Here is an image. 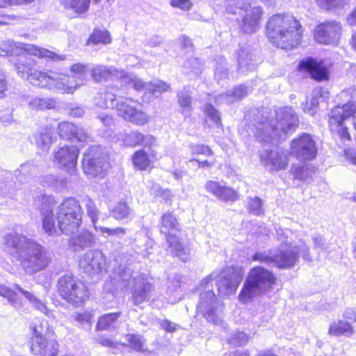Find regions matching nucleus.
I'll use <instances>...</instances> for the list:
<instances>
[{
  "mask_svg": "<svg viewBox=\"0 0 356 356\" xmlns=\"http://www.w3.org/2000/svg\"><path fill=\"white\" fill-rule=\"evenodd\" d=\"M82 204L86 208L87 216L91 220L92 225L95 231L99 230V226L97 225V221L100 213L99 210L96 206V204L92 199L85 197L82 199Z\"/></svg>",
  "mask_w": 356,
  "mask_h": 356,
  "instance_id": "obj_39",
  "label": "nucleus"
},
{
  "mask_svg": "<svg viewBox=\"0 0 356 356\" xmlns=\"http://www.w3.org/2000/svg\"><path fill=\"white\" fill-rule=\"evenodd\" d=\"M34 77L42 78L40 82L34 81L40 88H55L62 93H72L82 82L78 81L74 76L50 71L48 73L37 72Z\"/></svg>",
  "mask_w": 356,
  "mask_h": 356,
  "instance_id": "obj_8",
  "label": "nucleus"
},
{
  "mask_svg": "<svg viewBox=\"0 0 356 356\" xmlns=\"http://www.w3.org/2000/svg\"><path fill=\"white\" fill-rule=\"evenodd\" d=\"M218 199L224 202H234L238 199V194L232 188L223 185Z\"/></svg>",
  "mask_w": 356,
  "mask_h": 356,
  "instance_id": "obj_60",
  "label": "nucleus"
},
{
  "mask_svg": "<svg viewBox=\"0 0 356 356\" xmlns=\"http://www.w3.org/2000/svg\"><path fill=\"white\" fill-rule=\"evenodd\" d=\"M215 79L218 81H222L228 78V70L225 64L218 63L215 70Z\"/></svg>",
  "mask_w": 356,
  "mask_h": 356,
  "instance_id": "obj_64",
  "label": "nucleus"
},
{
  "mask_svg": "<svg viewBox=\"0 0 356 356\" xmlns=\"http://www.w3.org/2000/svg\"><path fill=\"white\" fill-rule=\"evenodd\" d=\"M59 345L56 341L47 338H32L31 351L35 356H57Z\"/></svg>",
  "mask_w": 356,
  "mask_h": 356,
  "instance_id": "obj_23",
  "label": "nucleus"
},
{
  "mask_svg": "<svg viewBox=\"0 0 356 356\" xmlns=\"http://www.w3.org/2000/svg\"><path fill=\"white\" fill-rule=\"evenodd\" d=\"M60 138L65 140L76 138L79 142H88L90 140V134L87 129L73 123L63 122L59 124L57 129Z\"/></svg>",
  "mask_w": 356,
  "mask_h": 356,
  "instance_id": "obj_21",
  "label": "nucleus"
},
{
  "mask_svg": "<svg viewBox=\"0 0 356 356\" xmlns=\"http://www.w3.org/2000/svg\"><path fill=\"white\" fill-rule=\"evenodd\" d=\"M42 182L44 186L51 187L55 191H59L66 186L65 179H58L54 175L44 176Z\"/></svg>",
  "mask_w": 356,
  "mask_h": 356,
  "instance_id": "obj_52",
  "label": "nucleus"
},
{
  "mask_svg": "<svg viewBox=\"0 0 356 356\" xmlns=\"http://www.w3.org/2000/svg\"><path fill=\"white\" fill-rule=\"evenodd\" d=\"M32 241L16 230L10 231L2 236L3 251L13 261L18 262Z\"/></svg>",
  "mask_w": 356,
  "mask_h": 356,
  "instance_id": "obj_13",
  "label": "nucleus"
},
{
  "mask_svg": "<svg viewBox=\"0 0 356 356\" xmlns=\"http://www.w3.org/2000/svg\"><path fill=\"white\" fill-rule=\"evenodd\" d=\"M136 102L129 97H119L116 103H111L110 106H115L118 113L125 120L136 125H144L148 122V115L136 107Z\"/></svg>",
  "mask_w": 356,
  "mask_h": 356,
  "instance_id": "obj_14",
  "label": "nucleus"
},
{
  "mask_svg": "<svg viewBox=\"0 0 356 356\" xmlns=\"http://www.w3.org/2000/svg\"><path fill=\"white\" fill-rule=\"evenodd\" d=\"M134 282L131 297L134 304L138 305L151 298V293L154 290V287L143 276L136 277Z\"/></svg>",
  "mask_w": 356,
  "mask_h": 356,
  "instance_id": "obj_22",
  "label": "nucleus"
},
{
  "mask_svg": "<svg viewBox=\"0 0 356 356\" xmlns=\"http://www.w3.org/2000/svg\"><path fill=\"white\" fill-rule=\"evenodd\" d=\"M238 70L240 73H245L255 69V60L251 49L247 47H241L236 51Z\"/></svg>",
  "mask_w": 356,
  "mask_h": 356,
  "instance_id": "obj_25",
  "label": "nucleus"
},
{
  "mask_svg": "<svg viewBox=\"0 0 356 356\" xmlns=\"http://www.w3.org/2000/svg\"><path fill=\"white\" fill-rule=\"evenodd\" d=\"M290 233L289 230L284 231L282 229H277L276 237L277 239L281 242L278 249H292L294 248L297 255L299 257V254H301L302 258L305 260L310 261L309 251L308 247L305 244H302L300 246L292 245L291 240H289L287 235Z\"/></svg>",
  "mask_w": 356,
  "mask_h": 356,
  "instance_id": "obj_26",
  "label": "nucleus"
},
{
  "mask_svg": "<svg viewBox=\"0 0 356 356\" xmlns=\"http://www.w3.org/2000/svg\"><path fill=\"white\" fill-rule=\"evenodd\" d=\"M275 113V120L272 111L263 107L254 115L255 137L262 145H276L299 126L298 117L291 107L280 108Z\"/></svg>",
  "mask_w": 356,
  "mask_h": 356,
  "instance_id": "obj_1",
  "label": "nucleus"
},
{
  "mask_svg": "<svg viewBox=\"0 0 356 356\" xmlns=\"http://www.w3.org/2000/svg\"><path fill=\"white\" fill-rule=\"evenodd\" d=\"M56 219L58 227H59L60 233L68 236L76 234L82 222V216L74 218L63 217Z\"/></svg>",
  "mask_w": 356,
  "mask_h": 356,
  "instance_id": "obj_31",
  "label": "nucleus"
},
{
  "mask_svg": "<svg viewBox=\"0 0 356 356\" xmlns=\"http://www.w3.org/2000/svg\"><path fill=\"white\" fill-rule=\"evenodd\" d=\"M261 164L269 171L286 168L289 164L287 155L278 149H265L260 152Z\"/></svg>",
  "mask_w": 356,
  "mask_h": 356,
  "instance_id": "obj_18",
  "label": "nucleus"
},
{
  "mask_svg": "<svg viewBox=\"0 0 356 356\" xmlns=\"http://www.w3.org/2000/svg\"><path fill=\"white\" fill-rule=\"evenodd\" d=\"M79 149L75 146H60L54 149L52 161L58 168L63 169L70 175L76 172Z\"/></svg>",
  "mask_w": 356,
  "mask_h": 356,
  "instance_id": "obj_15",
  "label": "nucleus"
},
{
  "mask_svg": "<svg viewBox=\"0 0 356 356\" xmlns=\"http://www.w3.org/2000/svg\"><path fill=\"white\" fill-rule=\"evenodd\" d=\"M92 78L97 82L106 81L111 76H118V70L102 65H97L90 70Z\"/></svg>",
  "mask_w": 356,
  "mask_h": 356,
  "instance_id": "obj_33",
  "label": "nucleus"
},
{
  "mask_svg": "<svg viewBox=\"0 0 356 356\" xmlns=\"http://www.w3.org/2000/svg\"><path fill=\"white\" fill-rule=\"evenodd\" d=\"M15 288L24 296V297L30 302V303L34 307L35 309L45 315L49 314V309H47L44 302L38 298L34 294L23 289L20 286L17 284L15 285Z\"/></svg>",
  "mask_w": 356,
  "mask_h": 356,
  "instance_id": "obj_41",
  "label": "nucleus"
},
{
  "mask_svg": "<svg viewBox=\"0 0 356 356\" xmlns=\"http://www.w3.org/2000/svg\"><path fill=\"white\" fill-rule=\"evenodd\" d=\"M83 211L80 203L75 198L65 200L58 207L56 218L63 217L74 218L82 216Z\"/></svg>",
  "mask_w": 356,
  "mask_h": 356,
  "instance_id": "obj_28",
  "label": "nucleus"
},
{
  "mask_svg": "<svg viewBox=\"0 0 356 356\" xmlns=\"http://www.w3.org/2000/svg\"><path fill=\"white\" fill-rule=\"evenodd\" d=\"M55 205L52 201L42 203L40 212L42 216V228L49 236H57L60 234L59 227L55 225L53 209Z\"/></svg>",
  "mask_w": 356,
  "mask_h": 356,
  "instance_id": "obj_24",
  "label": "nucleus"
},
{
  "mask_svg": "<svg viewBox=\"0 0 356 356\" xmlns=\"http://www.w3.org/2000/svg\"><path fill=\"white\" fill-rule=\"evenodd\" d=\"M95 243V235L88 230H83L80 234L72 236L69 244L73 247L75 251L83 250L91 247Z\"/></svg>",
  "mask_w": 356,
  "mask_h": 356,
  "instance_id": "obj_30",
  "label": "nucleus"
},
{
  "mask_svg": "<svg viewBox=\"0 0 356 356\" xmlns=\"http://www.w3.org/2000/svg\"><path fill=\"white\" fill-rule=\"evenodd\" d=\"M106 258L103 253L97 250L85 253L79 260V267L86 273H98L106 267Z\"/></svg>",
  "mask_w": 356,
  "mask_h": 356,
  "instance_id": "obj_19",
  "label": "nucleus"
},
{
  "mask_svg": "<svg viewBox=\"0 0 356 356\" xmlns=\"http://www.w3.org/2000/svg\"><path fill=\"white\" fill-rule=\"evenodd\" d=\"M252 260L271 265L280 268L293 267L298 261L296 249L270 250L268 252H258L252 256Z\"/></svg>",
  "mask_w": 356,
  "mask_h": 356,
  "instance_id": "obj_11",
  "label": "nucleus"
},
{
  "mask_svg": "<svg viewBox=\"0 0 356 356\" xmlns=\"http://www.w3.org/2000/svg\"><path fill=\"white\" fill-rule=\"evenodd\" d=\"M127 228L115 227L108 228L106 227L99 226V230L104 237H111L118 239H122L127 234Z\"/></svg>",
  "mask_w": 356,
  "mask_h": 356,
  "instance_id": "obj_51",
  "label": "nucleus"
},
{
  "mask_svg": "<svg viewBox=\"0 0 356 356\" xmlns=\"http://www.w3.org/2000/svg\"><path fill=\"white\" fill-rule=\"evenodd\" d=\"M248 210L255 216H259L264 213L262 201L258 197H250L248 201Z\"/></svg>",
  "mask_w": 356,
  "mask_h": 356,
  "instance_id": "obj_59",
  "label": "nucleus"
},
{
  "mask_svg": "<svg viewBox=\"0 0 356 356\" xmlns=\"http://www.w3.org/2000/svg\"><path fill=\"white\" fill-rule=\"evenodd\" d=\"M291 155L300 161H309L316 158L318 153L317 143L314 136L303 133L293 139L290 144Z\"/></svg>",
  "mask_w": 356,
  "mask_h": 356,
  "instance_id": "obj_12",
  "label": "nucleus"
},
{
  "mask_svg": "<svg viewBox=\"0 0 356 356\" xmlns=\"http://www.w3.org/2000/svg\"><path fill=\"white\" fill-rule=\"evenodd\" d=\"M111 42V37L107 31L95 30L88 40V44H107Z\"/></svg>",
  "mask_w": 356,
  "mask_h": 356,
  "instance_id": "obj_55",
  "label": "nucleus"
},
{
  "mask_svg": "<svg viewBox=\"0 0 356 356\" xmlns=\"http://www.w3.org/2000/svg\"><path fill=\"white\" fill-rule=\"evenodd\" d=\"M113 279L122 283V287H127L132 277V270L125 264H120L113 269Z\"/></svg>",
  "mask_w": 356,
  "mask_h": 356,
  "instance_id": "obj_40",
  "label": "nucleus"
},
{
  "mask_svg": "<svg viewBox=\"0 0 356 356\" xmlns=\"http://www.w3.org/2000/svg\"><path fill=\"white\" fill-rule=\"evenodd\" d=\"M211 275L213 280H216L219 294L222 296L234 293L242 280L240 273L230 268L221 271L217 276L213 273Z\"/></svg>",
  "mask_w": 356,
  "mask_h": 356,
  "instance_id": "obj_16",
  "label": "nucleus"
},
{
  "mask_svg": "<svg viewBox=\"0 0 356 356\" xmlns=\"http://www.w3.org/2000/svg\"><path fill=\"white\" fill-rule=\"evenodd\" d=\"M179 230V224L173 213L170 211L163 213L161 218L160 231L165 235L168 251L186 262L189 259L190 250L175 236V232Z\"/></svg>",
  "mask_w": 356,
  "mask_h": 356,
  "instance_id": "obj_5",
  "label": "nucleus"
},
{
  "mask_svg": "<svg viewBox=\"0 0 356 356\" xmlns=\"http://www.w3.org/2000/svg\"><path fill=\"white\" fill-rule=\"evenodd\" d=\"M31 327L33 332L32 338H46L49 332V325L45 319H37Z\"/></svg>",
  "mask_w": 356,
  "mask_h": 356,
  "instance_id": "obj_46",
  "label": "nucleus"
},
{
  "mask_svg": "<svg viewBox=\"0 0 356 356\" xmlns=\"http://www.w3.org/2000/svg\"><path fill=\"white\" fill-rule=\"evenodd\" d=\"M275 280L276 277L271 271L261 266L253 268L239 293V300L243 303L252 301L267 292Z\"/></svg>",
  "mask_w": 356,
  "mask_h": 356,
  "instance_id": "obj_3",
  "label": "nucleus"
},
{
  "mask_svg": "<svg viewBox=\"0 0 356 356\" xmlns=\"http://www.w3.org/2000/svg\"><path fill=\"white\" fill-rule=\"evenodd\" d=\"M0 295L6 298L9 302L16 309H21L24 307L22 298L14 291L6 286H0Z\"/></svg>",
  "mask_w": 356,
  "mask_h": 356,
  "instance_id": "obj_44",
  "label": "nucleus"
},
{
  "mask_svg": "<svg viewBox=\"0 0 356 356\" xmlns=\"http://www.w3.org/2000/svg\"><path fill=\"white\" fill-rule=\"evenodd\" d=\"M38 172V167L33 161H26L22 163L19 168L15 171L16 179L22 184H26L34 177Z\"/></svg>",
  "mask_w": 356,
  "mask_h": 356,
  "instance_id": "obj_32",
  "label": "nucleus"
},
{
  "mask_svg": "<svg viewBox=\"0 0 356 356\" xmlns=\"http://www.w3.org/2000/svg\"><path fill=\"white\" fill-rule=\"evenodd\" d=\"M170 88L169 84L160 80L147 83V90L154 95L168 91Z\"/></svg>",
  "mask_w": 356,
  "mask_h": 356,
  "instance_id": "obj_57",
  "label": "nucleus"
},
{
  "mask_svg": "<svg viewBox=\"0 0 356 356\" xmlns=\"http://www.w3.org/2000/svg\"><path fill=\"white\" fill-rule=\"evenodd\" d=\"M250 6V0H226V10L228 13L236 14L242 10L246 13L240 24L242 31L245 33H251L257 30L263 13L261 7H254L248 10Z\"/></svg>",
  "mask_w": 356,
  "mask_h": 356,
  "instance_id": "obj_7",
  "label": "nucleus"
},
{
  "mask_svg": "<svg viewBox=\"0 0 356 356\" xmlns=\"http://www.w3.org/2000/svg\"><path fill=\"white\" fill-rule=\"evenodd\" d=\"M266 33L272 43L288 49L299 44L302 31L299 22L293 15L277 14L268 19Z\"/></svg>",
  "mask_w": 356,
  "mask_h": 356,
  "instance_id": "obj_2",
  "label": "nucleus"
},
{
  "mask_svg": "<svg viewBox=\"0 0 356 356\" xmlns=\"http://www.w3.org/2000/svg\"><path fill=\"white\" fill-rule=\"evenodd\" d=\"M67 8H72L77 13L81 14L88 9L90 0H60Z\"/></svg>",
  "mask_w": 356,
  "mask_h": 356,
  "instance_id": "obj_45",
  "label": "nucleus"
},
{
  "mask_svg": "<svg viewBox=\"0 0 356 356\" xmlns=\"http://www.w3.org/2000/svg\"><path fill=\"white\" fill-rule=\"evenodd\" d=\"M213 275H209L201 281L200 289H204L200 295L197 310L208 322L220 325L222 320L221 316L222 305L216 299L213 291Z\"/></svg>",
  "mask_w": 356,
  "mask_h": 356,
  "instance_id": "obj_4",
  "label": "nucleus"
},
{
  "mask_svg": "<svg viewBox=\"0 0 356 356\" xmlns=\"http://www.w3.org/2000/svg\"><path fill=\"white\" fill-rule=\"evenodd\" d=\"M184 69L185 73H193L197 76L202 73V63L197 58H191L185 62Z\"/></svg>",
  "mask_w": 356,
  "mask_h": 356,
  "instance_id": "obj_53",
  "label": "nucleus"
},
{
  "mask_svg": "<svg viewBox=\"0 0 356 356\" xmlns=\"http://www.w3.org/2000/svg\"><path fill=\"white\" fill-rule=\"evenodd\" d=\"M22 98L31 109H49L54 108L55 106V102L49 98H40L37 97H30L29 95H23Z\"/></svg>",
  "mask_w": 356,
  "mask_h": 356,
  "instance_id": "obj_34",
  "label": "nucleus"
},
{
  "mask_svg": "<svg viewBox=\"0 0 356 356\" xmlns=\"http://www.w3.org/2000/svg\"><path fill=\"white\" fill-rule=\"evenodd\" d=\"M299 67L302 70L308 71L312 79L316 81H320L328 78L327 68L312 58L302 60L300 63Z\"/></svg>",
  "mask_w": 356,
  "mask_h": 356,
  "instance_id": "obj_29",
  "label": "nucleus"
},
{
  "mask_svg": "<svg viewBox=\"0 0 356 356\" xmlns=\"http://www.w3.org/2000/svg\"><path fill=\"white\" fill-rule=\"evenodd\" d=\"M249 341V337L243 332L237 331L234 332L228 340V342L234 346L245 345Z\"/></svg>",
  "mask_w": 356,
  "mask_h": 356,
  "instance_id": "obj_61",
  "label": "nucleus"
},
{
  "mask_svg": "<svg viewBox=\"0 0 356 356\" xmlns=\"http://www.w3.org/2000/svg\"><path fill=\"white\" fill-rule=\"evenodd\" d=\"M249 92L250 89L248 87L241 84L234 88L232 90H228L225 93L218 95L216 97V103L218 104H231L248 96Z\"/></svg>",
  "mask_w": 356,
  "mask_h": 356,
  "instance_id": "obj_27",
  "label": "nucleus"
},
{
  "mask_svg": "<svg viewBox=\"0 0 356 356\" xmlns=\"http://www.w3.org/2000/svg\"><path fill=\"white\" fill-rule=\"evenodd\" d=\"M323 90L322 88H317L313 91V97L310 100H306L305 102L302 104V108L303 111L311 115H314L318 106L319 97H323Z\"/></svg>",
  "mask_w": 356,
  "mask_h": 356,
  "instance_id": "obj_42",
  "label": "nucleus"
},
{
  "mask_svg": "<svg viewBox=\"0 0 356 356\" xmlns=\"http://www.w3.org/2000/svg\"><path fill=\"white\" fill-rule=\"evenodd\" d=\"M223 185L220 182L209 180L205 184V189L207 192L218 197L220 195Z\"/></svg>",
  "mask_w": 356,
  "mask_h": 356,
  "instance_id": "obj_63",
  "label": "nucleus"
},
{
  "mask_svg": "<svg viewBox=\"0 0 356 356\" xmlns=\"http://www.w3.org/2000/svg\"><path fill=\"white\" fill-rule=\"evenodd\" d=\"M204 112L207 116L206 122L208 119L211 120L217 127H221V118L219 111L211 104H207L204 106Z\"/></svg>",
  "mask_w": 356,
  "mask_h": 356,
  "instance_id": "obj_54",
  "label": "nucleus"
},
{
  "mask_svg": "<svg viewBox=\"0 0 356 356\" xmlns=\"http://www.w3.org/2000/svg\"><path fill=\"white\" fill-rule=\"evenodd\" d=\"M329 332L336 336L346 335L349 337L353 333V327L349 323L339 321L330 325Z\"/></svg>",
  "mask_w": 356,
  "mask_h": 356,
  "instance_id": "obj_43",
  "label": "nucleus"
},
{
  "mask_svg": "<svg viewBox=\"0 0 356 356\" xmlns=\"http://www.w3.org/2000/svg\"><path fill=\"white\" fill-rule=\"evenodd\" d=\"M54 130L51 127L40 128L33 136L36 144L38 147L46 149L51 143Z\"/></svg>",
  "mask_w": 356,
  "mask_h": 356,
  "instance_id": "obj_37",
  "label": "nucleus"
},
{
  "mask_svg": "<svg viewBox=\"0 0 356 356\" xmlns=\"http://www.w3.org/2000/svg\"><path fill=\"white\" fill-rule=\"evenodd\" d=\"M341 35V25L335 20L324 22L316 27L315 38L321 44L337 43Z\"/></svg>",
  "mask_w": 356,
  "mask_h": 356,
  "instance_id": "obj_17",
  "label": "nucleus"
},
{
  "mask_svg": "<svg viewBox=\"0 0 356 356\" xmlns=\"http://www.w3.org/2000/svg\"><path fill=\"white\" fill-rule=\"evenodd\" d=\"M121 79L123 83H132L134 88L136 90L145 89L147 90V83H145L141 79H139L133 74H121Z\"/></svg>",
  "mask_w": 356,
  "mask_h": 356,
  "instance_id": "obj_56",
  "label": "nucleus"
},
{
  "mask_svg": "<svg viewBox=\"0 0 356 356\" xmlns=\"http://www.w3.org/2000/svg\"><path fill=\"white\" fill-rule=\"evenodd\" d=\"M51 261V254L47 249L33 240L18 262L26 273L33 274L45 269Z\"/></svg>",
  "mask_w": 356,
  "mask_h": 356,
  "instance_id": "obj_6",
  "label": "nucleus"
},
{
  "mask_svg": "<svg viewBox=\"0 0 356 356\" xmlns=\"http://www.w3.org/2000/svg\"><path fill=\"white\" fill-rule=\"evenodd\" d=\"M121 312L110 313L102 315L99 318L96 328L98 330H110L115 329L118 325V318Z\"/></svg>",
  "mask_w": 356,
  "mask_h": 356,
  "instance_id": "obj_35",
  "label": "nucleus"
},
{
  "mask_svg": "<svg viewBox=\"0 0 356 356\" xmlns=\"http://www.w3.org/2000/svg\"><path fill=\"white\" fill-rule=\"evenodd\" d=\"M14 65L18 75L22 79H27L33 86H37V84L34 83V81L40 82L42 78L33 76L34 74L41 72L33 69L35 62L31 55L24 54L19 56Z\"/></svg>",
  "mask_w": 356,
  "mask_h": 356,
  "instance_id": "obj_20",
  "label": "nucleus"
},
{
  "mask_svg": "<svg viewBox=\"0 0 356 356\" xmlns=\"http://www.w3.org/2000/svg\"><path fill=\"white\" fill-rule=\"evenodd\" d=\"M291 171L296 179L307 182L311 181L316 173V170L313 166L305 164L293 165Z\"/></svg>",
  "mask_w": 356,
  "mask_h": 356,
  "instance_id": "obj_36",
  "label": "nucleus"
},
{
  "mask_svg": "<svg viewBox=\"0 0 356 356\" xmlns=\"http://www.w3.org/2000/svg\"><path fill=\"white\" fill-rule=\"evenodd\" d=\"M58 295L68 302L77 304L87 296L85 284L71 274L60 276L56 284Z\"/></svg>",
  "mask_w": 356,
  "mask_h": 356,
  "instance_id": "obj_10",
  "label": "nucleus"
},
{
  "mask_svg": "<svg viewBox=\"0 0 356 356\" xmlns=\"http://www.w3.org/2000/svg\"><path fill=\"white\" fill-rule=\"evenodd\" d=\"M140 139H141V133L138 131H133L124 135L122 141L124 145L136 146L138 145Z\"/></svg>",
  "mask_w": 356,
  "mask_h": 356,
  "instance_id": "obj_62",
  "label": "nucleus"
},
{
  "mask_svg": "<svg viewBox=\"0 0 356 356\" xmlns=\"http://www.w3.org/2000/svg\"><path fill=\"white\" fill-rule=\"evenodd\" d=\"M119 97L118 94H113L111 92L107 91L105 94H99L95 98V102L99 107L114 108L115 106H110L109 105L113 102V104L116 103Z\"/></svg>",
  "mask_w": 356,
  "mask_h": 356,
  "instance_id": "obj_50",
  "label": "nucleus"
},
{
  "mask_svg": "<svg viewBox=\"0 0 356 356\" xmlns=\"http://www.w3.org/2000/svg\"><path fill=\"white\" fill-rule=\"evenodd\" d=\"M126 339L128 342L125 346H128L136 351H142L144 344L143 338L138 334H128L126 335Z\"/></svg>",
  "mask_w": 356,
  "mask_h": 356,
  "instance_id": "obj_58",
  "label": "nucleus"
},
{
  "mask_svg": "<svg viewBox=\"0 0 356 356\" xmlns=\"http://www.w3.org/2000/svg\"><path fill=\"white\" fill-rule=\"evenodd\" d=\"M25 49L29 51L31 55H34L40 58L51 59L54 61L63 60L65 59V56L58 55L47 49L39 47L35 45L28 44Z\"/></svg>",
  "mask_w": 356,
  "mask_h": 356,
  "instance_id": "obj_38",
  "label": "nucleus"
},
{
  "mask_svg": "<svg viewBox=\"0 0 356 356\" xmlns=\"http://www.w3.org/2000/svg\"><path fill=\"white\" fill-rule=\"evenodd\" d=\"M111 213L115 219L124 220L132 215L133 210L126 202H120L113 207Z\"/></svg>",
  "mask_w": 356,
  "mask_h": 356,
  "instance_id": "obj_47",
  "label": "nucleus"
},
{
  "mask_svg": "<svg viewBox=\"0 0 356 356\" xmlns=\"http://www.w3.org/2000/svg\"><path fill=\"white\" fill-rule=\"evenodd\" d=\"M132 161L134 166L140 170H146L150 164L148 155L143 150L136 151L132 156Z\"/></svg>",
  "mask_w": 356,
  "mask_h": 356,
  "instance_id": "obj_49",
  "label": "nucleus"
},
{
  "mask_svg": "<svg viewBox=\"0 0 356 356\" xmlns=\"http://www.w3.org/2000/svg\"><path fill=\"white\" fill-rule=\"evenodd\" d=\"M82 166L88 176L103 178L110 168V163L101 147L92 146L84 153Z\"/></svg>",
  "mask_w": 356,
  "mask_h": 356,
  "instance_id": "obj_9",
  "label": "nucleus"
},
{
  "mask_svg": "<svg viewBox=\"0 0 356 356\" xmlns=\"http://www.w3.org/2000/svg\"><path fill=\"white\" fill-rule=\"evenodd\" d=\"M178 103L181 107V113L188 117L191 112V97L188 91H180L177 93Z\"/></svg>",
  "mask_w": 356,
  "mask_h": 356,
  "instance_id": "obj_48",
  "label": "nucleus"
}]
</instances>
